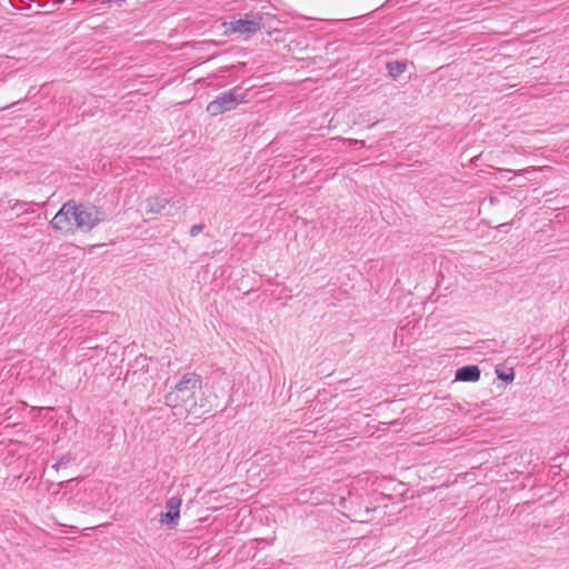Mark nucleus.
Here are the masks:
<instances>
[{"instance_id": "f257e3e1", "label": "nucleus", "mask_w": 569, "mask_h": 569, "mask_svg": "<svg viewBox=\"0 0 569 569\" xmlns=\"http://www.w3.org/2000/svg\"><path fill=\"white\" fill-rule=\"evenodd\" d=\"M203 396L202 378L196 372H187L170 387L164 403L176 416L202 415L209 411Z\"/></svg>"}, {"instance_id": "f03ea898", "label": "nucleus", "mask_w": 569, "mask_h": 569, "mask_svg": "<svg viewBox=\"0 0 569 569\" xmlns=\"http://www.w3.org/2000/svg\"><path fill=\"white\" fill-rule=\"evenodd\" d=\"M106 219L104 212L91 204L66 202L50 221V226L63 232H73L76 229L91 230Z\"/></svg>"}, {"instance_id": "7ed1b4c3", "label": "nucleus", "mask_w": 569, "mask_h": 569, "mask_svg": "<svg viewBox=\"0 0 569 569\" xmlns=\"http://www.w3.org/2000/svg\"><path fill=\"white\" fill-rule=\"evenodd\" d=\"M242 101L243 98L237 90L222 92L207 106V112L210 116L216 117L236 109Z\"/></svg>"}, {"instance_id": "20e7f679", "label": "nucleus", "mask_w": 569, "mask_h": 569, "mask_svg": "<svg viewBox=\"0 0 569 569\" xmlns=\"http://www.w3.org/2000/svg\"><path fill=\"white\" fill-rule=\"evenodd\" d=\"M226 26L228 32L252 34L261 29L262 17L259 13H250L243 18L232 20Z\"/></svg>"}, {"instance_id": "39448f33", "label": "nucleus", "mask_w": 569, "mask_h": 569, "mask_svg": "<svg viewBox=\"0 0 569 569\" xmlns=\"http://www.w3.org/2000/svg\"><path fill=\"white\" fill-rule=\"evenodd\" d=\"M181 498L171 497L166 502L167 511L160 513V522L162 525L168 526L169 528H173L177 525L178 519L180 518V506Z\"/></svg>"}, {"instance_id": "423d86ee", "label": "nucleus", "mask_w": 569, "mask_h": 569, "mask_svg": "<svg viewBox=\"0 0 569 569\" xmlns=\"http://www.w3.org/2000/svg\"><path fill=\"white\" fill-rule=\"evenodd\" d=\"M480 379V369L477 366H465L456 371V380L475 382Z\"/></svg>"}, {"instance_id": "0eeeda50", "label": "nucleus", "mask_w": 569, "mask_h": 569, "mask_svg": "<svg viewBox=\"0 0 569 569\" xmlns=\"http://www.w3.org/2000/svg\"><path fill=\"white\" fill-rule=\"evenodd\" d=\"M167 204H168V200L166 198H159V197L149 198L147 200L146 210L148 212L159 213V212H161V210H163L166 208Z\"/></svg>"}, {"instance_id": "6e6552de", "label": "nucleus", "mask_w": 569, "mask_h": 569, "mask_svg": "<svg viewBox=\"0 0 569 569\" xmlns=\"http://www.w3.org/2000/svg\"><path fill=\"white\" fill-rule=\"evenodd\" d=\"M388 71L390 77L397 79L400 74H402L407 70V63L402 61H393L388 63Z\"/></svg>"}, {"instance_id": "1a4fd4ad", "label": "nucleus", "mask_w": 569, "mask_h": 569, "mask_svg": "<svg viewBox=\"0 0 569 569\" xmlns=\"http://www.w3.org/2000/svg\"><path fill=\"white\" fill-rule=\"evenodd\" d=\"M204 226L203 224H193L191 228H190V236L191 237H196L198 236L202 230H203Z\"/></svg>"}, {"instance_id": "9d476101", "label": "nucleus", "mask_w": 569, "mask_h": 569, "mask_svg": "<svg viewBox=\"0 0 569 569\" xmlns=\"http://www.w3.org/2000/svg\"><path fill=\"white\" fill-rule=\"evenodd\" d=\"M499 378L505 380V381H512L513 380V373H509V375L500 373Z\"/></svg>"}, {"instance_id": "9b49d317", "label": "nucleus", "mask_w": 569, "mask_h": 569, "mask_svg": "<svg viewBox=\"0 0 569 569\" xmlns=\"http://www.w3.org/2000/svg\"><path fill=\"white\" fill-rule=\"evenodd\" d=\"M348 141H349V143L351 146H360V147L365 146V141L363 140H352V139H349Z\"/></svg>"}, {"instance_id": "f8f14e48", "label": "nucleus", "mask_w": 569, "mask_h": 569, "mask_svg": "<svg viewBox=\"0 0 569 569\" xmlns=\"http://www.w3.org/2000/svg\"><path fill=\"white\" fill-rule=\"evenodd\" d=\"M66 465V462L61 459L58 463H56L53 467L59 468L60 466Z\"/></svg>"}]
</instances>
